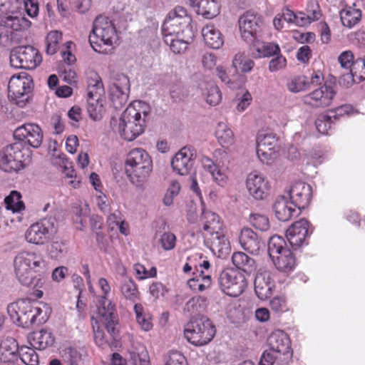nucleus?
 <instances>
[{
  "label": "nucleus",
  "instance_id": "bf43d9fd",
  "mask_svg": "<svg viewBox=\"0 0 365 365\" xmlns=\"http://www.w3.org/2000/svg\"><path fill=\"white\" fill-rule=\"evenodd\" d=\"M209 4L207 5V19H212L220 12L221 0H209Z\"/></svg>",
  "mask_w": 365,
  "mask_h": 365
},
{
  "label": "nucleus",
  "instance_id": "680f3d73",
  "mask_svg": "<svg viewBox=\"0 0 365 365\" xmlns=\"http://www.w3.org/2000/svg\"><path fill=\"white\" fill-rule=\"evenodd\" d=\"M338 60L343 68L345 70L350 69L354 62L353 53L349 51H344L340 54Z\"/></svg>",
  "mask_w": 365,
  "mask_h": 365
},
{
  "label": "nucleus",
  "instance_id": "052dcab7",
  "mask_svg": "<svg viewBox=\"0 0 365 365\" xmlns=\"http://www.w3.org/2000/svg\"><path fill=\"white\" fill-rule=\"evenodd\" d=\"M287 60L286 58L280 55L277 54V57L272 58L269 63V70L271 72H274L280 69L284 68L286 66Z\"/></svg>",
  "mask_w": 365,
  "mask_h": 365
},
{
  "label": "nucleus",
  "instance_id": "e2e57ef3",
  "mask_svg": "<svg viewBox=\"0 0 365 365\" xmlns=\"http://www.w3.org/2000/svg\"><path fill=\"white\" fill-rule=\"evenodd\" d=\"M88 89H94L96 93L98 91H103V85L101 77L96 73L91 74V76L88 80Z\"/></svg>",
  "mask_w": 365,
  "mask_h": 365
},
{
  "label": "nucleus",
  "instance_id": "6e6552de",
  "mask_svg": "<svg viewBox=\"0 0 365 365\" xmlns=\"http://www.w3.org/2000/svg\"><path fill=\"white\" fill-rule=\"evenodd\" d=\"M57 231V221L48 217L32 224L26 230L25 238L29 243L42 245L47 242Z\"/></svg>",
  "mask_w": 365,
  "mask_h": 365
},
{
  "label": "nucleus",
  "instance_id": "09e8293b",
  "mask_svg": "<svg viewBox=\"0 0 365 365\" xmlns=\"http://www.w3.org/2000/svg\"><path fill=\"white\" fill-rule=\"evenodd\" d=\"M134 311L136 316L138 324L140 326L142 329L149 331L151 329L153 324L149 318L143 314V307L140 304H135L134 306Z\"/></svg>",
  "mask_w": 365,
  "mask_h": 365
},
{
  "label": "nucleus",
  "instance_id": "a18cd8bd",
  "mask_svg": "<svg viewBox=\"0 0 365 365\" xmlns=\"http://www.w3.org/2000/svg\"><path fill=\"white\" fill-rule=\"evenodd\" d=\"M87 110L89 116L94 120H100L104 111L103 106L99 98L88 100Z\"/></svg>",
  "mask_w": 365,
  "mask_h": 365
},
{
  "label": "nucleus",
  "instance_id": "2eb2a0df",
  "mask_svg": "<svg viewBox=\"0 0 365 365\" xmlns=\"http://www.w3.org/2000/svg\"><path fill=\"white\" fill-rule=\"evenodd\" d=\"M238 24L242 38L248 42L256 38L263 20L261 16L248 11L240 17Z\"/></svg>",
  "mask_w": 365,
  "mask_h": 365
},
{
  "label": "nucleus",
  "instance_id": "c9c22d12",
  "mask_svg": "<svg viewBox=\"0 0 365 365\" xmlns=\"http://www.w3.org/2000/svg\"><path fill=\"white\" fill-rule=\"evenodd\" d=\"M21 195L20 192L13 190L9 195L5 197L4 202L6 208L11 210L13 212H19L24 210L25 206L23 201L21 200Z\"/></svg>",
  "mask_w": 365,
  "mask_h": 365
},
{
  "label": "nucleus",
  "instance_id": "0eeeda50",
  "mask_svg": "<svg viewBox=\"0 0 365 365\" xmlns=\"http://www.w3.org/2000/svg\"><path fill=\"white\" fill-rule=\"evenodd\" d=\"M33 88L32 78L22 72L11 77L8 85V96L18 106L23 108L31 101Z\"/></svg>",
  "mask_w": 365,
  "mask_h": 365
},
{
  "label": "nucleus",
  "instance_id": "9d476101",
  "mask_svg": "<svg viewBox=\"0 0 365 365\" xmlns=\"http://www.w3.org/2000/svg\"><path fill=\"white\" fill-rule=\"evenodd\" d=\"M130 84L128 77L123 73H114L109 85V98L112 106L118 110L128 102Z\"/></svg>",
  "mask_w": 365,
  "mask_h": 365
},
{
  "label": "nucleus",
  "instance_id": "393cba45",
  "mask_svg": "<svg viewBox=\"0 0 365 365\" xmlns=\"http://www.w3.org/2000/svg\"><path fill=\"white\" fill-rule=\"evenodd\" d=\"M31 25V22L24 16L9 10L0 17V26L10 28L15 31H24Z\"/></svg>",
  "mask_w": 365,
  "mask_h": 365
},
{
  "label": "nucleus",
  "instance_id": "13d9d810",
  "mask_svg": "<svg viewBox=\"0 0 365 365\" xmlns=\"http://www.w3.org/2000/svg\"><path fill=\"white\" fill-rule=\"evenodd\" d=\"M176 237L171 232H165L161 235L160 242L165 250H170L175 247Z\"/></svg>",
  "mask_w": 365,
  "mask_h": 365
},
{
  "label": "nucleus",
  "instance_id": "774afa93",
  "mask_svg": "<svg viewBox=\"0 0 365 365\" xmlns=\"http://www.w3.org/2000/svg\"><path fill=\"white\" fill-rule=\"evenodd\" d=\"M307 13L310 15L312 20H318L320 18L319 6L316 0H310L308 3Z\"/></svg>",
  "mask_w": 365,
  "mask_h": 365
},
{
  "label": "nucleus",
  "instance_id": "9b49d317",
  "mask_svg": "<svg viewBox=\"0 0 365 365\" xmlns=\"http://www.w3.org/2000/svg\"><path fill=\"white\" fill-rule=\"evenodd\" d=\"M42 61L38 51L31 46H20L14 48L10 54L11 65L24 69H34Z\"/></svg>",
  "mask_w": 365,
  "mask_h": 365
},
{
  "label": "nucleus",
  "instance_id": "79ce46f5",
  "mask_svg": "<svg viewBox=\"0 0 365 365\" xmlns=\"http://www.w3.org/2000/svg\"><path fill=\"white\" fill-rule=\"evenodd\" d=\"M28 342H53L55 339L53 333L47 329L35 331L28 335Z\"/></svg>",
  "mask_w": 365,
  "mask_h": 365
},
{
  "label": "nucleus",
  "instance_id": "864d4df0",
  "mask_svg": "<svg viewBox=\"0 0 365 365\" xmlns=\"http://www.w3.org/2000/svg\"><path fill=\"white\" fill-rule=\"evenodd\" d=\"M269 306L275 313H283L288 310L286 298L282 296L273 297L269 302Z\"/></svg>",
  "mask_w": 365,
  "mask_h": 365
},
{
  "label": "nucleus",
  "instance_id": "423d86ee",
  "mask_svg": "<svg viewBox=\"0 0 365 365\" xmlns=\"http://www.w3.org/2000/svg\"><path fill=\"white\" fill-rule=\"evenodd\" d=\"M115 40L116 30L112 21L106 16H97L89 35V42L93 50L100 52L102 43L111 46Z\"/></svg>",
  "mask_w": 365,
  "mask_h": 365
},
{
  "label": "nucleus",
  "instance_id": "f3484780",
  "mask_svg": "<svg viewBox=\"0 0 365 365\" xmlns=\"http://www.w3.org/2000/svg\"><path fill=\"white\" fill-rule=\"evenodd\" d=\"M313 232V228L306 219L293 223L287 230L286 237L294 249L300 247L306 238Z\"/></svg>",
  "mask_w": 365,
  "mask_h": 365
},
{
  "label": "nucleus",
  "instance_id": "cd10ccee",
  "mask_svg": "<svg viewBox=\"0 0 365 365\" xmlns=\"http://www.w3.org/2000/svg\"><path fill=\"white\" fill-rule=\"evenodd\" d=\"M232 262L236 268L242 270L247 274L253 273L257 268L255 259L242 252L233 253Z\"/></svg>",
  "mask_w": 365,
  "mask_h": 365
},
{
  "label": "nucleus",
  "instance_id": "dca6fc26",
  "mask_svg": "<svg viewBox=\"0 0 365 365\" xmlns=\"http://www.w3.org/2000/svg\"><path fill=\"white\" fill-rule=\"evenodd\" d=\"M336 94L331 86L324 85L304 95L302 101L313 108H324L331 105Z\"/></svg>",
  "mask_w": 365,
  "mask_h": 365
},
{
  "label": "nucleus",
  "instance_id": "3c124183",
  "mask_svg": "<svg viewBox=\"0 0 365 365\" xmlns=\"http://www.w3.org/2000/svg\"><path fill=\"white\" fill-rule=\"evenodd\" d=\"M48 252L51 258L60 259L66 252V245L61 241H54L48 247Z\"/></svg>",
  "mask_w": 365,
  "mask_h": 365
},
{
  "label": "nucleus",
  "instance_id": "603ef678",
  "mask_svg": "<svg viewBox=\"0 0 365 365\" xmlns=\"http://www.w3.org/2000/svg\"><path fill=\"white\" fill-rule=\"evenodd\" d=\"M333 123L332 116L329 115H320L315 122L317 130L322 134H328V130L331 128Z\"/></svg>",
  "mask_w": 365,
  "mask_h": 365
},
{
  "label": "nucleus",
  "instance_id": "4468645a",
  "mask_svg": "<svg viewBox=\"0 0 365 365\" xmlns=\"http://www.w3.org/2000/svg\"><path fill=\"white\" fill-rule=\"evenodd\" d=\"M97 318L105 324L106 328L110 334L115 333V326L118 323V314L115 306L106 296L98 297L96 304Z\"/></svg>",
  "mask_w": 365,
  "mask_h": 365
},
{
  "label": "nucleus",
  "instance_id": "4c0bfd02",
  "mask_svg": "<svg viewBox=\"0 0 365 365\" xmlns=\"http://www.w3.org/2000/svg\"><path fill=\"white\" fill-rule=\"evenodd\" d=\"M256 143L257 148L275 150L277 140L273 133L262 131L257 134Z\"/></svg>",
  "mask_w": 365,
  "mask_h": 365
},
{
  "label": "nucleus",
  "instance_id": "e433bc0d",
  "mask_svg": "<svg viewBox=\"0 0 365 365\" xmlns=\"http://www.w3.org/2000/svg\"><path fill=\"white\" fill-rule=\"evenodd\" d=\"M210 162L211 164H207V170L210 173L213 180L220 186L223 187L227 182V175L225 173L219 163H214L211 160L207 158V163Z\"/></svg>",
  "mask_w": 365,
  "mask_h": 365
},
{
  "label": "nucleus",
  "instance_id": "473e14b6",
  "mask_svg": "<svg viewBox=\"0 0 365 365\" xmlns=\"http://www.w3.org/2000/svg\"><path fill=\"white\" fill-rule=\"evenodd\" d=\"M15 355H16V359L19 356L26 365H38V355L36 354L34 347L32 348L26 345L19 346V344Z\"/></svg>",
  "mask_w": 365,
  "mask_h": 365
},
{
  "label": "nucleus",
  "instance_id": "ea45409f",
  "mask_svg": "<svg viewBox=\"0 0 365 365\" xmlns=\"http://www.w3.org/2000/svg\"><path fill=\"white\" fill-rule=\"evenodd\" d=\"M285 241L284 240L278 235H274L269 238L268 242V253L272 259H274L276 256L284 252V250L287 249L284 247Z\"/></svg>",
  "mask_w": 365,
  "mask_h": 365
},
{
  "label": "nucleus",
  "instance_id": "a211bd4d",
  "mask_svg": "<svg viewBox=\"0 0 365 365\" xmlns=\"http://www.w3.org/2000/svg\"><path fill=\"white\" fill-rule=\"evenodd\" d=\"M287 194L292 203L302 210L307 207L312 200V188L305 182L297 181L292 184Z\"/></svg>",
  "mask_w": 365,
  "mask_h": 365
},
{
  "label": "nucleus",
  "instance_id": "7c9ffc66",
  "mask_svg": "<svg viewBox=\"0 0 365 365\" xmlns=\"http://www.w3.org/2000/svg\"><path fill=\"white\" fill-rule=\"evenodd\" d=\"M269 351L273 354L274 359L282 364H287L293 356V349L290 344H272Z\"/></svg>",
  "mask_w": 365,
  "mask_h": 365
},
{
  "label": "nucleus",
  "instance_id": "4d7b16f0",
  "mask_svg": "<svg viewBox=\"0 0 365 365\" xmlns=\"http://www.w3.org/2000/svg\"><path fill=\"white\" fill-rule=\"evenodd\" d=\"M13 43H19V39L16 38L15 34L7 30L0 31V45L4 47L11 46Z\"/></svg>",
  "mask_w": 365,
  "mask_h": 365
},
{
  "label": "nucleus",
  "instance_id": "6ab92c4d",
  "mask_svg": "<svg viewBox=\"0 0 365 365\" xmlns=\"http://www.w3.org/2000/svg\"><path fill=\"white\" fill-rule=\"evenodd\" d=\"M246 187L253 198L263 200L268 195L269 184L262 174L255 171L247 175Z\"/></svg>",
  "mask_w": 365,
  "mask_h": 365
},
{
  "label": "nucleus",
  "instance_id": "20e7f679",
  "mask_svg": "<svg viewBox=\"0 0 365 365\" xmlns=\"http://www.w3.org/2000/svg\"><path fill=\"white\" fill-rule=\"evenodd\" d=\"M153 170V161L143 148L132 149L125 160V173L130 181L136 185L146 180Z\"/></svg>",
  "mask_w": 365,
  "mask_h": 365
},
{
  "label": "nucleus",
  "instance_id": "f03ea898",
  "mask_svg": "<svg viewBox=\"0 0 365 365\" xmlns=\"http://www.w3.org/2000/svg\"><path fill=\"white\" fill-rule=\"evenodd\" d=\"M149 113V108L144 103L128 106L120 118L118 131L120 136L125 140L132 141L143 133Z\"/></svg>",
  "mask_w": 365,
  "mask_h": 365
},
{
  "label": "nucleus",
  "instance_id": "0e129e2a",
  "mask_svg": "<svg viewBox=\"0 0 365 365\" xmlns=\"http://www.w3.org/2000/svg\"><path fill=\"white\" fill-rule=\"evenodd\" d=\"M190 4L197 16L205 19V4L204 0H190Z\"/></svg>",
  "mask_w": 365,
  "mask_h": 365
},
{
  "label": "nucleus",
  "instance_id": "b1692460",
  "mask_svg": "<svg viewBox=\"0 0 365 365\" xmlns=\"http://www.w3.org/2000/svg\"><path fill=\"white\" fill-rule=\"evenodd\" d=\"M254 284L255 294L262 300L270 297L274 287L269 272L266 270H259L257 272Z\"/></svg>",
  "mask_w": 365,
  "mask_h": 365
},
{
  "label": "nucleus",
  "instance_id": "58836bf2",
  "mask_svg": "<svg viewBox=\"0 0 365 365\" xmlns=\"http://www.w3.org/2000/svg\"><path fill=\"white\" fill-rule=\"evenodd\" d=\"M223 43L220 31L213 26L207 25V46L212 49H219Z\"/></svg>",
  "mask_w": 365,
  "mask_h": 365
},
{
  "label": "nucleus",
  "instance_id": "69168bd1",
  "mask_svg": "<svg viewBox=\"0 0 365 365\" xmlns=\"http://www.w3.org/2000/svg\"><path fill=\"white\" fill-rule=\"evenodd\" d=\"M24 6L28 15L32 18L38 14V4L37 0H24Z\"/></svg>",
  "mask_w": 365,
  "mask_h": 365
},
{
  "label": "nucleus",
  "instance_id": "ddd939ff",
  "mask_svg": "<svg viewBox=\"0 0 365 365\" xmlns=\"http://www.w3.org/2000/svg\"><path fill=\"white\" fill-rule=\"evenodd\" d=\"M191 22L187 10L182 6H177L170 11L163 24V30L169 34L180 36L187 29Z\"/></svg>",
  "mask_w": 365,
  "mask_h": 365
},
{
  "label": "nucleus",
  "instance_id": "39448f33",
  "mask_svg": "<svg viewBox=\"0 0 365 365\" xmlns=\"http://www.w3.org/2000/svg\"><path fill=\"white\" fill-rule=\"evenodd\" d=\"M185 309L192 314L199 316V319L191 320L185 328L184 336L188 342H200L205 326L203 316L205 312V299L202 297H194L190 299Z\"/></svg>",
  "mask_w": 365,
  "mask_h": 365
},
{
  "label": "nucleus",
  "instance_id": "c85d7f7f",
  "mask_svg": "<svg viewBox=\"0 0 365 365\" xmlns=\"http://www.w3.org/2000/svg\"><path fill=\"white\" fill-rule=\"evenodd\" d=\"M251 48L255 51V53H252L255 58L269 57L280 53L278 44L261 42L259 41H255Z\"/></svg>",
  "mask_w": 365,
  "mask_h": 365
},
{
  "label": "nucleus",
  "instance_id": "1a4fd4ad",
  "mask_svg": "<svg viewBox=\"0 0 365 365\" xmlns=\"http://www.w3.org/2000/svg\"><path fill=\"white\" fill-rule=\"evenodd\" d=\"M21 143L6 146L0 151V168L4 172H18L25 168L26 158Z\"/></svg>",
  "mask_w": 365,
  "mask_h": 365
},
{
  "label": "nucleus",
  "instance_id": "412c9836",
  "mask_svg": "<svg viewBox=\"0 0 365 365\" xmlns=\"http://www.w3.org/2000/svg\"><path fill=\"white\" fill-rule=\"evenodd\" d=\"M289 197L279 195L275 200L273 207L277 218L280 221H288L301 212V210L292 203V200L289 201Z\"/></svg>",
  "mask_w": 365,
  "mask_h": 365
},
{
  "label": "nucleus",
  "instance_id": "338daca9",
  "mask_svg": "<svg viewBox=\"0 0 365 365\" xmlns=\"http://www.w3.org/2000/svg\"><path fill=\"white\" fill-rule=\"evenodd\" d=\"M166 292L165 287L161 282H153L150 286V293L155 299L164 296Z\"/></svg>",
  "mask_w": 365,
  "mask_h": 365
},
{
  "label": "nucleus",
  "instance_id": "f257e3e1",
  "mask_svg": "<svg viewBox=\"0 0 365 365\" xmlns=\"http://www.w3.org/2000/svg\"><path fill=\"white\" fill-rule=\"evenodd\" d=\"M51 309L46 304H38L29 299H21L7 307V312L19 327L28 328L33 324L46 322Z\"/></svg>",
  "mask_w": 365,
  "mask_h": 365
},
{
  "label": "nucleus",
  "instance_id": "8fccbe9b",
  "mask_svg": "<svg viewBox=\"0 0 365 365\" xmlns=\"http://www.w3.org/2000/svg\"><path fill=\"white\" fill-rule=\"evenodd\" d=\"M251 224L257 230L267 231L269 228V219L260 214H252L250 217Z\"/></svg>",
  "mask_w": 365,
  "mask_h": 365
},
{
  "label": "nucleus",
  "instance_id": "c03bdc74",
  "mask_svg": "<svg viewBox=\"0 0 365 365\" xmlns=\"http://www.w3.org/2000/svg\"><path fill=\"white\" fill-rule=\"evenodd\" d=\"M84 354L85 351L83 349L78 351L72 346L65 347L61 351L62 356L69 362L70 365H78Z\"/></svg>",
  "mask_w": 365,
  "mask_h": 365
},
{
  "label": "nucleus",
  "instance_id": "5fc2aeb1",
  "mask_svg": "<svg viewBox=\"0 0 365 365\" xmlns=\"http://www.w3.org/2000/svg\"><path fill=\"white\" fill-rule=\"evenodd\" d=\"M257 155L261 162L270 164L277 158L276 150L257 148Z\"/></svg>",
  "mask_w": 365,
  "mask_h": 365
},
{
  "label": "nucleus",
  "instance_id": "f704fd0d",
  "mask_svg": "<svg viewBox=\"0 0 365 365\" xmlns=\"http://www.w3.org/2000/svg\"><path fill=\"white\" fill-rule=\"evenodd\" d=\"M120 292L124 297L132 302L139 299L140 292L136 284L131 278L125 277L121 281Z\"/></svg>",
  "mask_w": 365,
  "mask_h": 365
},
{
  "label": "nucleus",
  "instance_id": "aec40b11",
  "mask_svg": "<svg viewBox=\"0 0 365 365\" xmlns=\"http://www.w3.org/2000/svg\"><path fill=\"white\" fill-rule=\"evenodd\" d=\"M16 138L26 140L27 143L34 148L41 146L43 140V133L41 128L35 123H25L18 127L14 133Z\"/></svg>",
  "mask_w": 365,
  "mask_h": 365
},
{
  "label": "nucleus",
  "instance_id": "5701e85b",
  "mask_svg": "<svg viewBox=\"0 0 365 365\" xmlns=\"http://www.w3.org/2000/svg\"><path fill=\"white\" fill-rule=\"evenodd\" d=\"M207 235V247H209L213 255L218 258H225L229 255L230 246L229 241L222 231Z\"/></svg>",
  "mask_w": 365,
  "mask_h": 365
},
{
  "label": "nucleus",
  "instance_id": "4be33fe9",
  "mask_svg": "<svg viewBox=\"0 0 365 365\" xmlns=\"http://www.w3.org/2000/svg\"><path fill=\"white\" fill-rule=\"evenodd\" d=\"M194 159L190 148L184 147L173 158L171 166L173 170L180 175H187L193 167Z\"/></svg>",
  "mask_w": 365,
  "mask_h": 365
},
{
  "label": "nucleus",
  "instance_id": "2f4dec72",
  "mask_svg": "<svg viewBox=\"0 0 365 365\" xmlns=\"http://www.w3.org/2000/svg\"><path fill=\"white\" fill-rule=\"evenodd\" d=\"M255 63L253 60L248 58L245 52L237 53L232 59V66L237 72L250 73Z\"/></svg>",
  "mask_w": 365,
  "mask_h": 365
},
{
  "label": "nucleus",
  "instance_id": "7ed1b4c3",
  "mask_svg": "<svg viewBox=\"0 0 365 365\" xmlns=\"http://www.w3.org/2000/svg\"><path fill=\"white\" fill-rule=\"evenodd\" d=\"M14 272L19 282L26 287L37 285L36 274L46 267L42 256L34 252L21 251L14 259Z\"/></svg>",
  "mask_w": 365,
  "mask_h": 365
},
{
  "label": "nucleus",
  "instance_id": "a19ab883",
  "mask_svg": "<svg viewBox=\"0 0 365 365\" xmlns=\"http://www.w3.org/2000/svg\"><path fill=\"white\" fill-rule=\"evenodd\" d=\"M19 344H0V361L6 363L16 359V351Z\"/></svg>",
  "mask_w": 365,
  "mask_h": 365
},
{
  "label": "nucleus",
  "instance_id": "a878e982",
  "mask_svg": "<svg viewBox=\"0 0 365 365\" xmlns=\"http://www.w3.org/2000/svg\"><path fill=\"white\" fill-rule=\"evenodd\" d=\"M239 242L245 250L254 255L259 254L260 249L264 246V242L250 228H243L241 230Z\"/></svg>",
  "mask_w": 365,
  "mask_h": 365
},
{
  "label": "nucleus",
  "instance_id": "de8ad7c7",
  "mask_svg": "<svg viewBox=\"0 0 365 365\" xmlns=\"http://www.w3.org/2000/svg\"><path fill=\"white\" fill-rule=\"evenodd\" d=\"M309 83L304 76L293 78L287 83L288 89L293 93H298L307 88Z\"/></svg>",
  "mask_w": 365,
  "mask_h": 365
},
{
  "label": "nucleus",
  "instance_id": "37998d69",
  "mask_svg": "<svg viewBox=\"0 0 365 365\" xmlns=\"http://www.w3.org/2000/svg\"><path fill=\"white\" fill-rule=\"evenodd\" d=\"M62 39V34L58 31H52L49 32L46 36V48L47 54H54L58 48V45Z\"/></svg>",
  "mask_w": 365,
  "mask_h": 365
},
{
  "label": "nucleus",
  "instance_id": "72a5a7b5",
  "mask_svg": "<svg viewBox=\"0 0 365 365\" xmlns=\"http://www.w3.org/2000/svg\"><path fill=\"white\" fill-rule=\"evenodd\" d=\"M361 12L359 9L346 7L340 11V19L342 24L348 28H352L361 20Z\"/></svg>",
  "mask_w": 365,
  "mask_h": 365
},
{
  "label": "nucleus",
  "instance_id": "f8f14e48",
  "mask_svg": "<svg viewBox=\"0 0 365 365\" xmlns=\"http://www.w3.org/2000/svg\"><path fill=\"white\" fill-rule=\"evenodd\" d=\"M219 281L223 292L233 297L242 294L247 286L245 276L234 269L223 270L220 275Z\"/></svg>",
  "mask_w": 365,
  "mask_h": 365
},
{
  "label": "nucleus",
  "instance_id": "bb28decb",
  "mask_svg": "<svg viewBox=\"0 0 365 365\" xmlns=\"http://www.w3.org/2000/svg\"><path fill=\"white\" fill-rule=\"evenodd\" d=\"M276 268L285 274L292 272L296 267V259L292 252L289 249H285L284 252L272 259Z\"/></svg>",
  "mask_w": 365,
  "mask_h": 365
},
{
  "label": "nucleus",
  "instance_id": "49530a36",
  "mask_svg": "<svg viewBox=\"0 0 365 365\" xmlns=\"http://www.w3.org/2000/svg\"><path fill=\"white\" fill-rule=\"evenodd\" d=\"M222 230V223L219 216L213 212L207 211V235Z\"/></svg>",
  "mask_w": 365,
  "mask_h": 365
},
{
  "label": "nucleus",
  "instance_id": "6e6d98bb",
  "mask_svg": "<svg viewBox=\"0 0 365 365\" xmlns=\"http://www.w3.org/2000/svg\"><path fill=\"white\" fill-rule=\"evenodd\" d=\"M221 98L222 96L219 88L212 83L210 84L207 93V103L211 106H216L220 102Z\"/></svg>",
  "mask_w": 365,
  "mask_h": 365
},
{
  "label": "nucleus",
  "instance_id": "c756f323",
  "mask_svg": "<svg viewBox=\"0 0 365 365\" xmlns=\"http://www.w3.org/2000/svg\"><path fill=\"white\" fill-rule=\"evenodd\" d=\"M215 135L222 146H228L234 143V133L225 121H219L217 123Z\"/></svg>",
  "mask_w": 365,
  "mask_h": 365
}]
</instances>
